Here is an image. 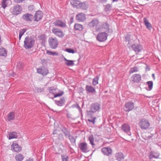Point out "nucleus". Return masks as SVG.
<instances>
[{"mask_svg":"<svg viewBox=\"0 0 161 161\" xmlns=\"http://www.w3.org/2000/svg\"><path fill=\"white\" fill-rule=\"evenodd\" d=\"M7 55V50L2 47H0V56L6 57Z\"/></svg>","mask_w":161,"mask_h":161,"instance_id":"393cba45","label":"nucleus"},{"mask_svg":"<svg viewBox=\"0 0 161 161\" xmlns=\"http://www.w3.org/2000/svg\"><path fill=\"white\" fill-rule=\"evenodd\" d=\"M55 103L58 106H61L63 105L65 103V99L64 97H62L59 100H56Z\"/></svg>","mask_w":161,"mask_h":161,"instance_id":"bb28decb","label":"nucleus"},{"mask_svg":"<svg viewBox=\"0 0 161 161\" xmlns=\"http://www.w3.org/2000/svg\"><path fill=\"white\" fill-rule=\"evenodd\" d=\"M64 60L65 61V63L67 65H70V60H67L64 57Z\"/></svg>","mask_w":161,"mask_h":161,"instance_id":"49530a36","label":"nucleus"},{"mask_svg":"<svg viewBox=\"0 0 161 161\" xmlns=\"http://www.w3.org/2000/svg\"><path fill=\"white\" fill-rule=\"evenodd\" d=\"M113 2H114V0H113Z\"/></svg>","mask_w":161,"mask_h":161,"instance_id":"0e129e2a","label":"nucleus"},{"mask_svg":"<svg viewBox=\"0 0 161 161\" xmlns=\"http://www.w3.org/2000/svg\"><path fill=\"white\" fill-rule=\"evenodd\" d=\"M78 63V62L77 61H72L71 60V66L74 65H76Z\"/></svg>","mask_w":161,"mask_h":161,"instance_id":"8fccbe9b","label":"nucleus"},{"mask_svg":"<svg viewBox=\"0 0 161 161\" xmlns=\"http://www.w3.org/2000/svg\"><path fill=\"white\" fill-rule=\"evenodd\" d=\"M26 31V30L25 29H22L19 32V36H22L24 35Z\"/></svg>","mask_w":161,"mask_h":161,"instance_id":"c03bdc74","label":"nucleus"},{"mask_svg":"<svg viewBox=\"0 0 161 161\" xmlns=\"http://www.w3.org/2000/svg\"><path fill=\"white\" fill-rule=\"evenodd\" d=\"M88 139L90 142V143L92 146H94V138L93 135H91L89 136Z\"/></svg>","mask_w":161,"mask_h":161,"instance_id":"4c0bfd02","label":"nucleus"},{"mask_svg":"<svg viewBox=\"0 0 161 161\" xmlns=\"http://www.w3.org/2000/svg\"><path fill=\"white\" fill-rule=\"evenodd\" d=\"M57 130H54L53 131V134L54 135V134H57Z\"/></svg>","mask_w":161,"mask_h":161,"instance_id":"4d7b16f0","label":"nucleus"},{"mask_svg":"<svg viewBox=\"0 0 161 161\" xmlns=\"http://www.w3.org/2000/svg\"><path fill=\"white\" fill-rule=\"evenodd\" d=\"M99 79V77L98 76H97L93 78L92 83L93 85L96 86L98 84Z\"/></svg>","mask_w":161,"mask_h":161,"instance_id":"2f4dec72","label":"nucleus"},{"mask_svg":"<svg viewBox=\"0 0 161 161\" xmlns=\"http://www.w3.org/2000/svg\"><path fill=\"white\" fill-rule=\"evenodd\" d=\"M134 108V103L132 102H128L125 104L124 107V110L126 111H130Z\"/></svg>","mask_w":161,"mask_h":161,"instance_id":"9b49d317","label":"nucleus"},{"mask_svg":"<svg viewBox=\"0 0 161 161\" xmlns=\"http://www.w3.org/2000/svg\"><path fill=\"white\" fill-rule=\"evenodd\" d=\"M35 39L31 37L27 36L25 38L24 41V47L26 49L32 48L35 44Z\"/></svg>","mask_w":161,"mask_h":161,"instance_id":"f03ea898","label":"nucleus"},{"mask_svg":"<svg viewBox=\"0 0 161 161\" xmlns=\"http://www.w3.org/2000/svg\"><path fill=\"white\" fill-rule=\"evenodd\" d=\"M46 53L48 55L54 56L58 55V53L56 52H53L49 50L46 51Z\"/></svg>","mask_w":161,"mask_h":161,"instance_id":"c9c22d12","label":"nucleus"},{"mask_svg":"<svg viewBox=\"0 0 161 161\" xmlns=\"http://www.w3.org/2000/svg\"><path fill=\"white\" fill-rule=\"evenodd\" d=\"M100 108V105L97 103H92L90 107V110L87 112L88 114L90 112L94 113L98 111Z\"/></svg>","mask_w":161,"mask_h":161,"instance_id":"423d86ee","label":"nucleus"},{"mask_svg":"<svg viewBox=\"0 0 161 161\" xmlns=\"http://www.w3.org/2000/svg\"><path fill=\"white\" fill-rule=\"evenodd\" d=\"M22 18L23 19L27 21H31L32 20L33 16L31 14L26 13L24 14Z\"/></svg>","mask_w":161,"mask_h":161,"instance_id":"dca6fc26","label":"nucleus"},{"mask_svg":"<svg viewBox=\"0 0 161 161\" xmlns=\"http://www.w3.org/2000/svg\"><path fill=\"white\" fill-rule=\"evenodd\" d=\"M55 26L61 27H65V24L59 20H57L54 22Z\"/></svg>","mask_w":161,"mask_h":161,"instance_id":"412c9836","label":"nucleus"},{"mask_svg":"<svg viewBox=\"0 0 161 161\" xmlns=\"http://www.w3.org/2000/svg\"><path fill=\"white\" fill-rule=\"evenodd\" d=\"M11 149L13 151L19 152L21 150V147L16 142L14 141L11 145Z\"/></svg>","mask_w":161,"mask_h":161,"instance_id":"6e6552de","label":"nucleus"},{"mask_svg":"<svg viewBox=\"0 0 161 161\" xmlns=\"http://www.w3.org/2000/svg\"><path fill=\"white\" fill-rule=\"evenodd\" d=\"M131 47L134 51L136 52L139 53L143 49L142 46L140 44H134L132 45Z\"/></svg>","mask_w":161,"mask_h":161,"instance_id":"2eb2a0df","label":"nucleus"},{"mask_svg":"<svg viewBox=\"0 0 161 161\" xmlns=\"http://www.w3.org/2000/svg\"><path fill=\"white\" fill-rule=\"evenodd\" d=\"M130 126L127 124H124L121 126V129L124 132L127 133L130 130Z\"/></svg>","mask_w":161,"mask_h":161,"instance_id":"aec40b11","label":"nucleus"},{"mask_svg":"<svg viewBox=\"0 0 161 161\" xmlns=\"http://www.w3.org/2000/svg\"><path fill=\"white\" fill-rule=\"evenodd\" d=\"M108 34L106 33L102 32L99 33L97 37V39L100 42L106 40L107 38Z\"/></svg>","mask_w":161,"mask_h":161,"instance_id":"0eeeda50","label":"nucleus"},{"mask_svg":"<svg viewBox=\"0 0 161 161\" xmlns=\"http://www.w3.org/2000/svg\"><path fill=\"white\" fill-rule=\"evenodd\" d=\"M15 158L17 161H21L23 159L24 157L22 154H19L16 155Z\"/></svg>","mask_w":161,"mask_h":161,"instance_id":"7c9ffc66","label":"nucleus"},{"mask_svg":"<svg viewBox=\"0 0 161 161\" xmlns=\"http://www.w3.org/2000/svg\"><path fill=\"white\" fill-rule=\"evenodd\" d=\"M28 9L29 11H33L34 9V6L33 5H30L28 7Z\"/></svg>","mask_w":161,"mask_h":161,"instance_id":"3c124183","label":"nucleus"},{"mask_svg":"<svg viewBox=\"0 0 161 161\" xmlns=\"http://www.w3.org/2000/svg\"><path fill=\"white\" fill-rule=\"evenodd\" d=\"M79 8L85 9L87 8V6L85 3H80Z\"/></svg>","mask_w":161,"mask_h":161,"instance_id":"58836bf2","label":"nucleus"},{"mask_svg":"<svg viewBox=\"0 0 161 161\" xmlns=\"http://www.w3.org/2000/svg\"><path fill=\"white\" fill-rule=\"evenodd\" d=\"M80 2L78 1L74 0L73 3L72 5L74 7L79 8Z\"/></svg>","mask_w":161,"mask_h":161,"instance_id":"72a5a7b5","label":"nucleus"},{"mask_svg":"<svg viewBox=\"0 0 161 161\" xmlns=\"http://www.w3.org/2000/svg\"><path fill=\"white\" fill-rule=\"evenodd\" d=\"M96 119V117L93 118L91 119H88V121L91 122L94 124L95 123V120Z\"/></svg>","mask_w":161,"mask_h":161,"instance_id":"09e8293b","label":"nucleus"},{"mask_svg":"<svg viewBox=\"0 0 161 161\" xmlns=\"http://www.w3.org/2000/svg\"><path fill=\"white\" fill-rule=\"evenodd\" d=\"M26 161H33L32 159L29 158L26 160Z\"/></svg>","mask_w":161,"mask_h":161,"instance_id":"13d9d810","label":"nucleus"},{"mask_svg":"<svg viewBox=\"0 0 161 161\" xmlns=\"http://www.w3.org/2000/svg\"><path fill=\"white\" fill-rule=\"evenodd\" d=\"M77 52V51L76 50H74L73 49H71V53H76Z\"/></svg>","mask_w":161,"mask_h":161,"instance_id":"5fc2aeb1","label":"nucleus"},{"mask_svg":"<svg viewBox=\"0 0 161 161\" xmlns=\"http://www.w3.org/2000/svg\"><path fill=\"white\" fill-rule=\"evenodd\" d=\"M139 126L142 129L146 130L150 126L149 121L146 119H141L138 123Z\"/></svg>","mask_w":161,"mask_h":161,"instance_id":"7ed1b4c3","label":"nucleus"},{"mask_svg":"<svg viewBox=\"0 0 161 161\" xmlns=\"http://www.w3.org/2000/svg\"><path fill=\"white\" fill-rule=\"evenodd\" d=\"M66 51L69 53H70V48H67L66 49Z\"/></svg>","mask_w":161,"mask_h":161,"instance_id":"6e6d98bb","label":"nucleus"},{"mask_svg":"<svg viewBox=\"0 0 161 161\" xmlns=\"http://www.w3.org/2000/svg\"><path fill=\"white\" fill-rule=\"evenodd\" d=\"M160 155L159 153L157 151H152L150 152L149 156V158L150 160L152 159L153 158H158Z\"/></svg>","mask_w":161,"mask_h":161,"instance_id":"ddd939ff","label":"nucleus"},{"mask_svg":"<svg viewBox=\"0 0 161 161\" xmlns=\"http://www.w3.org/2000/svg\"><path fill=\"white\" fill-rule=\"evenodd\" d=\"M115 156L117 160L118 161H121L124 158L123 154L121 153H117L115 154Z\"/></svg>","mask_w":161,"mask_h":161,"instance_id":"cd10ccee","label":"nucleus"},{"mask_svg":"<svg viewBox=\"0 0 161 161\" xmlns=\"http://www.w3.org/2000/svg\"><path fill=\"white\" fill-rule=\"evenodd\" d=\"M86 91L89 92L93 93L96 92L95 89L91 86H86Z\"/></svg>","mask_w":161,"mask_h":161,"instance_id":"a878e982","label":"nucleus"},{"mask_svg":"<svg viewBox=\"0 0 161 161\" xmlns=\"http://www.w3.org/2000/svg\"><path fill=\"white\" fill-rule=\"evenodd\" d=\"M62 161H69L68 160V156H62Z\"/></svg>","mask_w":161,"mask_h":161,"instance_id":"a18cd8bd","label":"nucleus"},{"mask_svg":"<svg viewBox=\"0 0 161 161\" xmlns=\"http://www.w3.org/2000/svg\"><path fill=\"white\" fill-rule=\"evenodd\" d=\"M54 94H52L51 93H48L47 94V96L48 97H49L50 98L53 99L54 97H53V95H54Z\"/></svg>","mask_w":161,"mask_h":161,"instance_id":"603ef678","label":"nucleus"},{"mask_svg":"<svg viewBox=\"0 0 161 161\" xmlns=\"http://www.w3.org/2000/svg\"><path fill=\"white\" fill-rule=\"evenodd\" d=\"M52 31L54 35L59 37L62 38L64 36L63 32L59 29L53 28Z\"/></svg>","mask_w":161,"mask_h":161,"instance_id":"1a4fd4ad","label":"nucleus"},{"mask_svg":"<svg viewBox=\"0 0 161 161\" xmlns=\"http://www.w3.org/2000/svg\"><path fill=\"white\" fill-rule=\"evenodd\" d=\"M74 28L76 30L82 31L83 28V27L80 24H76L75 25Z\"/></svg>","mask_w":161,"mask_h":161,"instance_id":"c756f323","label":"nucleus"},{"mask_svg":"<svg viewBox=\"0 0 161 161\" xmlns=\"http://www.w3.org/2000/svg\"><path fill=\"white\" fill-rule=\"evenodd\" d=\"M37 90V92H43L44 90V88H42L39 87L36 88Z\"/></svg>","mask_w":161,"mask_h":161,"instance_id":"de8ad7c7","label":"nucleus"},{"mask_svg":"<svg viewBox=\"0 0 161 161\" xmlns=\"http://www.w3.org/2000/svg\"><path fill=\"white\" fill-rule=\"evenodd\" d=\"M134 36L133 35H130V34H127L125 36V39L126 41L129 42L130 40L133 38Z\"/></svg>","mask_w":161,"mask_h":161,"instance_id":"f704fd0d","label":"nucleus"},{"mask_svg":"<svg viewBox=\"0 0 161 161\" xmlns=\"http://www.w3.org/2000/svg\"><path fill=\"white\" fill-rule=\"evenodd\" d=\"M67 116L68 118L69 119L70 118L69 114L68 113H67Z\"/></svg>","mask_w":161,"mask_h":161,"instance_id":"bf43d9fd","label":"nucleus"},{"mask_svg":"<svg viewBox=\"0 0 161 161\" xmlns=\"http://www.w3.org/2000/svg\"><path fill=\"white\" fill-rule=\"evenodd\" d=\"M63 131L64 133L65 136L66 137H69L70 134L69 132L66 129H64L63 130ZM69 139L70 140V138H69Z\"/></svg>","mask_w":161,"mask_h":161,"instance_id":"ea45409f","label":"nucleus"},{"mask_svg":"<svg viewBox=\"0 0 161 161\" xmlns=\"http://www.w3.org/2000/svg\"><path fill=\"white\" fill-rule=\"evenodd\" d=\"M64 93L63 92H61V93H59L55 94L54 95L53 97L55 98L61 96Z\"/></svg>","mask_w":161,"mask_h":161,"instance_id":"37998d69","label":"nucleus"},{"mask_svg":"<svg viewBox=\"0 0 161 161\" xmlns=\"http://www.w3.org/2000/svg\"><path fill=\"white\" fill-rule=\"evenodd\" d=\"M25 0H14V1L16 3H20L22 2L23 1Z\"/></svg>","mask_w":161,"mask_h":161,"instance_id":"864d4df0","label":"nucleus"},{"mask_svg":"<svg viewBox=\"0 0 161 161\" xmlns=\"http://www.w3.org/2000/svg\"><path fill=\"white\" fill-rule=\"evenodd\" d=\"M42 13L41 11H36L35 15L34 20L37 22L39 21L42 19Z\"/></svg>","mask_w":161,"mask_h":161,"instance_id":"a211bd4d","label":"nucleus"},{"mask_svg":"<svg viewBox=\"0 0 161 161\" xmlns=\"http://www.w3.org/2000/svg\"><path fill=\"white\" fill-rule=\"evenodd\" d=\"M48 42L49 45L52 48L55 49L57 47L58 42L56 38L50 37L48 39Z\"/></svg>","mask_w":161,"mask_h":161,"instance_id":"20e7f679","label":"nucleus"},{"mask_svg":"<svg viewBox=\"0 0 161 161\" xmlns=\"http://www.w3.org/2000/svg\"><path fill=\"white\" fill-rule=\"evenodd\" d=\"M138 71V69L136 67H134L131 68L130 70L129 73L130 74H132L135 72H136Z\"/></svg>","mask_w":161,"mask_h":161,"instance_id":"e433bc0d","label":"nucleus"},{"mask_svg":"<svg viewBox=\"0 0 161 161\" xmlns=\"http://www.w3.org/2000/svg\"><path fill=\"white\" fill-rule=\"evenodd\" d=\"M37 72L43 76H46L48 73V69L44 67H42L40 68H37Z\"/></svg>","mask_w":161,"mask_h":161,"instance_id":"9d476101","label":"nucleus"},{"mask_svg":"<svg viewBox=\"0 0 161 161\" xmlns=\"http://www.w3.org/2000/svg\"><path fill=\"white\" fill-rule=\"evenodd\" d=\"M79 147L82 152L86 153L88 151L87 144L86 143L81 142L79 144Z\"/></svg>","mask_w":161,"mask_h":161,"instance_id":"f3484780","label":"nucleus"},{"mask_svg":"<svg viewBox=\"0 0 161 161\" xmlns=\"http://www.w3.org/2000/svg\"><path fill=\"white\" fill-rule=\"evenodd\" d=\"M88 25L92 28L94 34L101 31V25L97 19H94L89 23Z\"/></svg>","mask_w":161,"mask_h":161,"instance_id":"f257e3e1","label":"nucleus"},{"mask_svg":"<svg viewBox=\"0 0 161 161\" xmlns=\"http://www.w3.org/2000/svg\"><path fill=\"white\" fill-rule=\"evenodd\" d=\"M45 34H42L38 36L39 40L42 41V43L44 42L46 40V38Z\"/></svg>","mask_w":161,"mask_h":161,"instance_id":"473e14b6","label":"nucleus"},{"mask_svg":"<svg viewBox=\"0 0 161 161\" xmlns=\"http://www.w3.org/2000/svg\"><path fill=\"white\" fill-rule=\"evenodd\" d=\"M103 153L105 155L108 156L112 153V149L109 147H104L102 149Z\"/></svg>","mask_w":161,"mask_h":161,"instance_id":"6ab92c4d","label":"nucleus"},{"mask_svg":"<svg viewBox=\"0 0 161 161\" xmlns=\"http://www.w3.org/2000/svg\"><path fill=\"white\" fill-rule=\"evenodd\" d=\"M49 90L50 92L49 93H51L52 94H54L55 93L54 92L55 91V89L53 88L52 87L49 88Z\"/></svg>","mask_w":161,"mask_h":161,"instance_id":"79ce46f5","label":"nucleus"},{"mask_svg":"<svg viewBox=\"0 0 161 161\" xmlns=\"http://www.w3.org/2000/svg\"><path fill=\"white\" fill-rule=\"evenodd\" d=\"M141 76L139 74L133 75L131 77V81L133 82H138L141 80Z\"/></svg>","mask_w":161,"mask_h":161,"instance_id":"f8f14e48","label":"nucleus"},{"mask_svg":"<svg viewBox=\"0 0 161 161\" xmlns=\"http://www.w3.org/2000/svg\"><path fill=\"white\" fill-rule=\"evenodd\" d=\"M101 25V31L102 29H104V30L108 32L109 31V25L108 24L106 23H103Z\"/></svg>","mask_w":161,"mask_h":161,"instance_id":"4be33fe9","label":"nucleus"},{"mask_svg":"<svg viewBox=\"0 0 161 161\" xmlns=\"http://www.w3.org/2000/svg\"><path fill=\"white\" fill-rule=\"evenodd\" d=\"M144 22L147 28L149 30L151 29L152 28V26L151 24L149 22L146 17H145L143 19Z\"/></svg>","mask_w":161,"mask_h":161,"instance_id":"b1692460","label":"nucleus"},{"mask_svg":"<svg viewBox=\"0 0 161 161\" xmlns=\"http://www.w3.org/2000/svg\"><path fill=\"white\" fill-rule=\"evenodd\" d=\"M152 76L154 80L155 79V75L154 74H152Z\"/></svg>","mask_w":161,"mask_h":161,"instance_id":"052dcab7","label":"nucleus"},{"mask_svg":"<svg viewBox=\"0 0 161 161\" xmlns=\"http://www.w3.org/2000/svg\"><path fill=\"white\" fill-rule=\"evenodd\" d=\"M22 9V7L20 5H16L12 9L11 13L13 15H17L21 13Z\"/></svg>","mask_w":161,"mask_h":161,"instance_id":"39448f33","label":"nucleus"},{"mask_svg":"<svg viewBox=\"0 0 161 161\" xmlns=\"http://www.w3.org/2000/svg\"><path fill=\"white\" fill-rule=\"evenodd\" d=\"M14 118V112H12L8 115L7 119L9 121L13 120Z\"/></svg>","mask_w":161,"mask_h":161,"instance_id":"c85d7f7f","label":"nucleus"},{"mask_svg":"<svg viewBox=\"0 0 161 161\" xmlns=\"http://www.w3.org/2000/svg\"><path fill=\"white\" fill-rule=\"evenodd\" d=\"M147 83L148 84V86L149 88V90H151L153 88V82L152 81H148L147 82Z\"/></svg>","mask_w":161,"mask_h":161,"instance_id":"a19ab883","label":"nucleus"},{"mask_svg":"<svg viewBox=\"0 0 161 161\" xmlns=\"http://www.w3.org/2000/svg\"><path fill=\"white\" fill-rule=\"evenodd\" d=\"M22 36H19V40H20Z\"/></svg>","mask_w":161,"mask_h":161,"instance_id":"e2e57ef3","label":"nucleus"},{"mask_svg":"<svg viewBox=\"0 0 161 161\" xmlns=\"http://www.w3.org/2000/svg\"><path fill=\"white\" fill-rule=\"evenodd\" d=\"M65 110H66L67 111V110H68V108H67V106H66L65 107Z\"/></svg>","mask_w":161,"mask_h":161,"instance_id":"680f3d73","label":"nucleus"},{"mask_svg":"<svg viewBox=\"0 0 161 161\" xmlns=\"http://www.w3.org/2000/svg\"><path fill=\"white\" fill-rule=\"evenodd\" d=\"M17 133L15 132H12L8 133V139H11L14 138H17Z\"/></svg>","mask_w":161,"mask_h":161,"instance_id":"5701e85b","label":"nucleus"},{"mask_svg":"<svg viewBox=\"0 0 161 161\" xmlns=\"http://www.w3.org/2000/svg\"><path fill=\"white\" fill-rule=\"evenodd\" d=\"M76 18L79 22H83L86 19V15L83 13H79L76 16Z\"/></svg>","mask_w":161,"mask_h":161,"instance_id":"4468645a","label":"nucleus"}]
</instances>
